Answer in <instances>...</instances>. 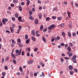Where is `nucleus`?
<instances>
[{"label": "nucleus", "mask_w": 78, "mask_h": 78, "mask_svg": "<svg viewBox=\"0 0 78 78\" xmlns=\"http://www.w3.org/2000/svg\"><path fill=\"white\" fill-rule=\"evenodd\" d=\"M16 53H18V55H21V53L22 52V49H20V50L18 49H17L16 51Z\"/></svg>", "instance_id": "3"}, {"label": "nucleus", "mask_w": 78, "mask_h": 78, "mask_svg": "<svg viewBox=\"0 0 78 78\" xmlns=\"http://www.w3.org/2000/svg\"><path fill=\"white\" fill-rule=\"evenodd\" d=\"M13 62L14 64H16V60H15L13 59Z\"/></svg>", "instance_id": "43"}, {"label": "nucleus", "mask_w": 78, "mask_h": 78, "mask_svg": "<svg viewBox=\"0 0 78 78\" xmlns=\"http://www.w3.org/2000/svg\"><path fill=\"white\" fill-rule=\"evenodd\" d=\"M60 44L61 46H64L65 45L63 43H61Z\"/></svg>", "instance_id": "54"}, {"label": "nucleus", "mask_w": 78, "mask_h": 78, "mask_svg": "<svg viewBox=\"0 0 78 78\" xmlns=\"http://www.w3.org/2000/svg\"><path fill=\"white\" fill-rule=\"evenodd\" d=\"M68 35L69 37H71V36L72 35L71 33L70 32H68Z\"/></svg>", "instance_id": "18"}, {"label": "nucleus", "mask_w": 78, "mask_h": 78, "mask_svg": "<svg viewBox=\"0 0 78 78\" xmlns=\"http://www.w3.org/2000/svg\"><path fill=\"white\" fill-rule=\"evenodd\" d=\"M27 1V6H28V5H29V4H30V2L29 0Z\"/></svg>", "instance_id": "25"}, {"label": "nucleus", "mask_w": 78, "mask_h": 78, "mask_svg": "<svg viewBox=\"0 0 78 78\" xmlns=\"http://www.w3.org/2000/svg\"><path fill=\"white\" fill-rule=\"evenodd\" d=\"M2 76H5V75H6V73L5 72H3L2 73Z\"/></svg>", "instance_id": "26"}, {"label": "nucleus", "mask_w": 78, "mask_h": 78, "mask_svg": "<svg viewBox=\"0 0 78 78\" xmlns=\"http://www.w3.org/2000/svg\"><path fill=\"white\" fill-rule=\"evenodd\" d=\"M64 23H62L61 24V27H64Z\"/></svg>", "instance_id": "56"}, {"label": "nucleus", "mask_w": 78, "mask_h": 78, "mask_svg": "<svg viewBox=\"0 0 78 78\" xmlns=\"http://www.w3.org/2000/svg\"><path fill=\"white\" fill-rule=\"evenodd\" d=\"M25 55V52L24 51H23L22 52V56H23Z\"/></svg>", "instance_id": "47"}, {"label": "nucleus", "mask_w": 78, "mask_h": 78, "mask_svg": "<svg viewBox=\"0 0 78 78\" xmlns=\"http://www.w3.org/2000/svg\"><path fill=\"white\" fill-rule=\"evenodd\" d=\"M73 73H74L73 71H70V75H73Z\"/></svg>", "instance_id": "31"}, {"label": "nucleus", "mask_w": 78, "mask_h": 78, "mask_svg": "<svg viewBox=\"0 0 78 78\" xmlns=\"http://www.w3.org/2000/svg\"><path fill=\"white\" fill-rule=\"evenodd\" d=\"M18 19L19 21V22H22V17L21 16H19L18 18Z\"/></svg>", "instance_id": "8"}, {"label": "nucleus", "mask_w": 78, "mask_h": 78, "mask_svg": "<svg viewBox=\"0 0 78 78\" xmlns=\"http://www.w3.org/2000/svg\"><path fill=\"white\" fill-rule=\"evenodd\" d=\"M12 44H13V45H15L16 44V42L14 40H12Z\"/></svg>", "instance_id": "20"}, {"label": "nucleus", "mask_w": 78, "mask_h": 78, "mask_svg": "<svg viewBox=\"0 0 78 78\" xmlns=\"http://www.w3.org/2000/svg\"><path fill=\"white\" fill-rule=\"evenodd\" d=\"M50 17H47L46 19V21H48V20H50Z\"/></svg>", "instance_id": "38"}, {"label": "nucleus", "mask_w": 78, "mask_h": 78, "mask_svg": "<svg viewBox=\"0 0 78 78\" xmlns=\"http://www.w3.org/2000/svg\"><path fill=\"white\" fill-rule=\"evenodd\" d=\"M36 34L37 35V36L38 37H39V36H40V35L38 34L39 33V32L37 31L36 32Z\"/></svg>", "instance_id": "19"}, {"label": "nucleus", "mask_w": 78, "mask_h": 78, "mask_svg": "<svg viewBox=\"0 0 78 78\" xmlns=\"http://www.w3.org/2000/svg\"><path fill=\"white\" fill-rule=\"evenodd\" d=\"M10 30H11V33H13L14 32V29H12V28L11 27H10Z\"/></svg>", "instance_id": "23"}, {"label": "nucleus", "mask_w": 78, "mask_h": 78, "mask_svg": "<svg viewBox=\"0 0 78 78\" xmlns=\"http://www.w3.org/2000/svg\"><path fill=\"white\" fill-rule=\"evenodd\" d=\"M2 22L1 21L0 22V27H2Z\"/></svg>", "instance_id": "58"}, {"label": "nucleus", "mask_w": 78, "mask_h": 78, "mask_svg": "<svg viewBox=\"0 0 78 78\" xmlns=\"http://www.w3.org/2000/svg\"><path fill=\"white\" fill-rule=\"evenodd\" d=\"M52 19H54V20L56 19V16H53L52 17Z\"/></svg>", "instance_id": "33"}, {"label": "nucleus", "mask_w": 78, "mask_h": 78, "mask_svg": "<svg viewBox=\"0 0 78 78\" xmlns=\"http://www.w3.org/2000/svg\"><path fill=\"white\" fill-rule=\"evenodd\" d=\"M38 22H39L38 20L37 19H36L35 21V24H37V23H38Z\"/></svg>", "instance_id": "15"}, {"label": "nucleus", "mask_w": 78, "mask_h": 78, "mask_svg": "<svg viewBox=\"0 0 78 78\" xmlns=\"http://www.w3.org/2000/svg\"><path fill=\"white\" fill-rule=\"evenodd\" d=\"M74 72H78V69H74Z\"/></svg>", "instance_id": "45"}, {"label": "nucleus", "mask_w": 78, "mask_h": 78, "mask_svg": "<svg viewBox=\"0 0 78 78\" xmlns=\"http://www.w3.org/2000/svg\"><path fill=\"white\" fill-rule=\"evenodd\" d=\"M69 45V46H70V47H73V44H72V43H70Z\"/></svg>", "instance_id": "32"}, {"label": "nucleus", "mask_w": 78, "mask_h": 78, "mask_svg": "<svg viewBox=\"0 0 78 78\" xmlns=\"http://www.w3.org/2000/svg\"><path fill=\"white\" fill-rule=\"evenodd\" d=\"M62 56L64 57L66 56V55H65V54H64V53H62Z\"/></svg>", "instance_id": "57"}, {"label": "nucleus", "mask_w": 78, "mask_h": 78, "mask_svg": "<svg viewBox=\"0 0 78 78\" xmlns=\"http://www.w3.org/2000/svg\"><path fill=\"white\" fill-rule=\"evenodd\" d=\"M61 19H62V18L61 17H58L57 18V19H58V20H61Z\"/></svg>", "instance_id": "44"}, {"label": "nucleus", "mask_w": 78, "mask_h": 78, "mask_svg": "<svg viewBox=\"0 0 78 78\" xmlns=\"http://www.w3.org/2000/svg\"><path fill=\"white\" fill-rule=\"evenodd\" d=\"M12 21H13V22H14V21H15V17H12Z\"/></svg>", "instance_id": "41"}, {"label": "nucleus", "mask_w": 78, "mask_h": 78, "mask_svg": "<svg viewBox=\"0 0 78 78\" xmlns=\"http://www.w3.org/2000/svg\"><path fill=\"white\" fill-rule=\"evenodd\" d=\"M42 7H40L39 8V9L40 10H41V9H42Z\"/></svg>", "instance_id": "63"}, {"label": "nucleus", "mask_w": 78, "mask_h": 78, "mask_svg": "<svg viewBox=\"0 0 78 78\" xmlns=\"http://www.w3.org/2000/svg\"><path fill=\"white\" fill-rule=\"evenodd\" d=\"M30 41V39H28L26 41V44H29Z\"/></svg>", "instance_id": "14"}, {"label": "nucleus", "mask_w": 78, "mask_h": 78, "mask_svg": "<svg viewBox=\"0 0 78 78\" xmlns=\"http://www.w3.org/2000/svg\"><path fill=\"white\" fill-rule=\"evenodd\" d=\"M18 45L20 47H23V46L22 44L20 43V44H18Z\"/></svg>", "instance_id": "22"}, {"label": "nucleus", "mask_w": 78, "mask_h": 78, "mask_svg": "<svg viewBox=\"0 0 78 78\" xmlns=\"http://www.w3.org/2000/svg\"><path fill=\"white\" fill-rule=\"evenodd\" d=\"M75 6H76V7H78V4H77V3H76L75 4Z\"/></svg>", "instance_id": "61"}, {"label": "nucleus", "mask_w": 78, "mask_h": 78, "mask_svg": "<svg viewBox=\"0 0 78 78\" xmlns=\"http://www.w3.org/2000/svg\"><path fill=\"white\" fill-rule=\"evenodd\" d=\"M11 56L14 59H15L16 58V55L14 54L13 53H11Z\"/></svg>", "instance_id": "5"}, {"label": "nucleus", "mask_w": 78, "mask_h": 78, "mask_svg": "<svg viewBox=\"0 0 78 78\" xmlns=\"http://www.w3.org/2000/svg\"><path fill=\"white\" fill-rule=\"evenodd\" d=\"M42 75L43 76V77H45V74H44V73L43 72H42Z\"/></svg>", "instance_id": "49"}, {"label": "nucleus", "mask_w": 78, "mask_h": 78, "mask_svg": "<svg viewBox=\"0 0 78 78\" xmlns=\"http://www.w3.org/2000/svg\"><path fill=\"white\" fill-rule=\"evenodd\" d=\"M27 56H30V52H28L27 54Z\"/></svg>", "instance_id": "52"}, {"label": "nucleus", "mask_w": 78, "mask_h": 78, "mask_svg": "<svg viewBox=\"0 0 78 78\" xmlns=\"http://www.w3.org/2000/svg\"><path fill=\"white\" fill-rule=\"evenodd\" d=\"M15 27V25L14 24H12V28H14Z\"/></svg>", "instance_id": "55"}, {"label": "nucleus", "mask_w": 78, "mask_h": 78, "mask_svg": "<svg viewBox=\"0 0 78 78\" xmlns=\"http://www.w3.org/2000/svg\"><path fill=\"white\" fill-rule=\"evenodd\" d=\"M17 42L19 43H20L21 42V40L20 39H17Z\"/></svg>", "instance_id": "30"}, {"label": "nucleus", "mask_w": 78, "mask_h": 78, "mask_svg": "<svg viewBox=\"0 0 78 78\" xmlns=\"http://www.w3.org/2000/svg\"><path fill=\"white\" fill-rule=\"evenodd\" d=\"M67 14L68 15V17L69 19L70 17V12H69L67 11Z\"/></svg>", "instance_id": "16"}, {"label": "nucleus", "mask_w": 78, "mask_h": 78, "mask_svg": "<svg viewBox=\"0 0 78 78\" xmlns=\"http://www.w3.org/2000/svg\"><path fill=\"white\" fill-rule=\"evenodd\" d=\"M28 35H25V39H28Z\"/></svg>", "instance_id": "35"}, {"label": "nucleus", "mask_w": 78, "mask_h": 78, "mask_svg": "<svg viewBox=\"0 0 78 78\" xmlns=\"http://www.w3.org/2000/svg\"><path fill=\"white\" fill-rule=\"evenodd\" d=\"M18 8H19V10L20 11H22V8L21 6L19 5L18 6Z\"/></svg>", "instance_id": "9"}, {"label": "nucleus", "mask_w": 78, "mask_h": 78, "mask_svg": "<svg viewBox=\"0 0 78 78\" xmlns=\"http://www.w3.org/2000/svg\"><path fill=\"white\" fill-rule=\"evenodd\" d=\"M42 39L44 42H46V39H45V38L44 37H42Z\"/></svg>", "instance_id": "27"}, {"label": "nucleus", "mask_w": 78, "mask_h": 78, "mask_svg": "<svg viewBox=\"0 0 78 78\" xmlns=\"http://www.w3.org/2000/svg\"><path fill=\"white\" fill-rule=\"evenodd\" d=\"M39 64L40 65H41L42 67H44V64L43 62H39Z\"/></svg>", "instance_id": "17"}, {"label": "nucleus", "mask_w": 78, "mask_h": 78, "mask_svg": "<svg viewBox=\"0 0 78 78\" xmlns=\"http://www.w3.org/2000/svg\"><path fill=\"white\" fill-rule=\"evenodd\" d=\"M37 50H38L37 48H36L34 49V51L36 52L37 51Z\"/></svg>", "instance_id": "34"}, {"label": "nucleus", "mask_w": 78, "mask_h": 78, "mask_svg": "<svg viewBox=\"0 0 78 78\" xmlns=\"http://www.w3.org/2000/svg\"><path fill=\"white\" fill-rule=\"evenodd\" d=\"M37 73H35L34 74V76H37Z\"/></svg>", "instance_id": "53"}, {"label": "nucleus", "mask_w": 78, "mask_h": 78, "mask_svg": "<svg viewBox=\"0 0 78 78\" xmlns=\"http://www.w3.org/2000/svg\"><path fill=\"white\" fill-rule=\"evenodd\" d=\"M8 21V19H3L2 20V23L4 25H5V24H6V22H7Z\"/></svg>", "instance_id": "4"}, {"label": "nucleus", "mask_w": 78, "mask_h": 78, "mask_svg": "<svg viewBox=\"0 0 78 78\" xmlns=\"http://www.w3.org/2000/svg\"><path fill=\"white\" fill-rule=\"evenodd\" d=\"M55 25L54 24H52V25L50 26L49 27H48V29L49 30H53V28H55Z\"/></svg>", "instance_id": "2"}, {"label": "nucleus", "mask_w": 78, "mask_h": 78, "mask_svg": "<svg viewBox=\"0 0 78 78\" xmlns=\"http://www.w3.org/2000/svg\"><path fill=\"white\" fill-rule=\"evenodd\" d=\"M10 6H11L12 7H13V6H14V5L12 4H11L10 5Z\"/></svg>", "instance_id": "59"}, {"label": "nucleus", "mask_w": 78, "mask_h": 78, "mask_svg": "<svg viewBox=\"0 0 78 78\" xmlns=\"http://www.w3.org/2000/svg\"><path fill=\"white\" fill-rule=\"evenodd\" d=\"M31 33L33 36H35V32L34 30H32V31Z\"/></svg>", "instance_id": "13"}, {"label": "nucleus", "mask_w": 78, "mask_h": 78, "mask_svg": "<svg viewBox=\"0 0 78 78\" xmlns=\"http://www.w3.org/2000/svg\"><path fill=\"white\" fill-rule=\"evenodd\" d=\"M29 19L32 20H34V18L32 17V16H30L29 17Z\"/></svg>", "instance_id": "37"}, {"label": "nucleus", "mask_w": 78, "mask_h": 78, "mask_svg": "<svg viewBox=\"0 0 78 78\" xmlns=\"http://www.w3.org/2000/svg\"><path fill=\"white\" fill-rule=\"evenodd\" d=\"M60 39V37H57L55 39V40L56 41V40H59Z\"/></svg>", "instance_id": "28"}, {"label": "nucleus", "mask_w": 78, "mask_h": 78, "mask_svg": "<svg viewBox=\"0 0 78 78\" xmlns=\"http://www.w3.org/2000/svg\"><path fill=\"white\" fill-rule=\"evenodd\" d=\"M47 31V28H45L43 30L44 32H46Z\"/></svg>", "instance_id": "46"}, {"label": "nucleus", "mask_w": 78, "mask_h": 78, "mask_svg": "<svg viewBox=\"0 0 78 78\" xmlns=\"http://www.w3.org/2000/svg\"><path fill=\"white\" fill-rule=\"evenodd\" d=\"M76 55H74L73 57L71 58V60L74 63H76Z\"/></svg>", "instance_id": "1"}, {"label": "nucleus", "mask_w": 78, "mask_h": 78, "mask_svg": "<svg viewBox=\"0 0 78 78\" xmlns=\"http://www.w3.org/2000/svg\"><path fill=\"white\" fill-rule=\"evenodd\" d=\"M21 5H25V3H24V2H22L21 3Z\"/></svg>", "instance_id": "64"}, {"label": "nucleus", "mask_w": 78, "mask_h": 78, "mask_svg": "<svg viewBox=\"0 0 78 78\" xmlns=\"http://www.w3.org/2000/svg\"><path fill=\"white\" fill-rule=\"evenodd\" d=\"M42 15L41 13H39L38 14V17L39 19H42Z\"/></svg>", "instance_id": "7"}, {"label": "nucleus", "mask_w": 78, "mask_h": 78, "mask_svg": "<svg viewBox=\"0 0 78 78\" xmlns=\"http://www.w3.org/2000/svg\"><path fill=\"white\" fill-rule=\"evenodd\" d=\"M20 30L18 29L17 32H16V33L17 34H19V33H20Z\"/></svg>", "instance_id": "40"}, {"label": "nucleus", "mask_w": 78, "mask_h": 78, "mask_svg": "<svg viewBox=\"0 0 78 78\" xmlns=\"http://www.w3.org/2000/svg\"><path fill=\"white\" fill-rule=\"evenodd\" d=\"M15 17H16V18H17L18 17H19V15L17 13H16L15 14Z\"/></svg>", "instance_id": "36"}, {"label": "nucleus", "mask_w": 78, "mask_h": 78, "mask_svg": "<svg viewBox=\"0 0 78 78\" xmlns=\"http://www.w3.org/2000/svg\"><path fill=\"white\" fill-rule=\"evenodd\" d=\"M33 62V60H30L28 62V63L29 64H32Z\"/></svg>", "instance_id": "10"}, {"label": "nucleus", "mask_w": 78, "mask_h": 78, "mask_svg": "<svg viewBox=\"0 0 78 78\" xmlns=\"http://www.w3.org/2000/svg\"><path fill=\"white\" fill-rule=\"evenodd\" d=\"M43 28H44V26L43 25H42L40 27V30L42 31V30H43Z\"/></svg>", "instance_id": "24"}, {"label": "nucleus", "mask_w": 78, "mask_h": 78, "mask_svg": "<svg viewBox=\"0 0 78 78\" xmlns=\"http://www.w3.org/2000/svg\"><path fill=\"white\" fill-rule=\"evenodd\" d=\"M19 29L18 30H20L21 29H22V27L21 26H20L18 27Z\"/></svg>", "instance_id": "50"}, {"label": "nucleus", "mask_w": 78, "mask_h": 78, "mask_svg": "<svg viewBox=\"0 0 78 78\" xmlns=\"http://www.w3.org/2000/svg\"><path fill=\"white\" fill-rule=\"evenodd\" d=\"M72 55H73V54H72V53H69V57H70L72 56Z\"/></svg>", "instance_id": "42"}, {"label": "nucleus", "mask_w": 78, "mask_h": 78, "mask_svg": "<svg viewBox=\"0 0 78 78\" xmlns=\"http://www.w3.org/2000/svg\"><path fill=\"white\" fill-rule=\"evenodd\" d=\"M73 36H74V37L75 36H76V33H73Z\"/></svg>", "instance_id": "51"}, {"label": "nucleus", "mask_w": 78, "mask_h": 78, "mask_svg": "<svg viewBox=\"0 0 78 78\" xmlns=\"http://www.w3.org/2000/svg\"><path fill=\"white\" fill-rule=\"evenodd\" d=\"M4 68L5 70H8V66H5Z\"/></svg>", "instance_id": "48"}, {"label": "nucleus", "mask_w": 78, "mask_h": 78, "mask_svg": "<svg viewBox=\"0 0 78 78\" xmlns=\"http://www.w3.org/2000/svg\"><path fill=\"white\" fill-rule=\"evenodd\" d=\"M65 59H66L68 60V59H69V58L66 57H65Z\"/></svg>", "instance_id": "62"}, {"label": "nucleus", "mask_w": 78, "mask_h": 78, "mask_svg": "<svg viewBox=\"0 0 78 78\" xmlns=\"http://www.w3.org/2000/svg\"><path fill=\"white\" fill-rule=\"evenodd\" d=\"M67 50L69 51H71V50H72V49H71V48L70 46H68L67 48Z\"/></svg>", "instance_id": "12"}, {"label": "nucleus", "mask_w": 78, "mask_h": 78, "mask_svg": "<svg viewBox=\"0 0 78 78\" xmlns=\"http://www.w3.org/2000/svg\"><path fill=\"white\" fill-rule=\"evenodd\" d=\"M29 13L30 15H32V14H33V12L31 11H29Z\"/></svg>", "instance_id": "39"}, {"label": "nucleus", "mask_w": 78, "mask_h": 78, "mask_svg": "<svg viewBox=\"0 0 78 78\" xmlns=\"http://www.w3.org/2000/svg\"><path fill=\"white\" fill-rule=\"evenodd\" d=\"M32 39L34 41H36V39H35V38L34 37H32Z\"/></svg>", "instance_id": "29"}, {"label": "nucleus", "mask_w": 78, "mask_h": 78, "mask_svg": "<svg viewBox=\"0 0 78 78\" xmlns=\"http://www.w3.org/2000/svg\"><path fill=\"white\" fill-rule=\"evenodd\" d=\"M19 70L21 72H23V69H22V68L21 67H19Z\"/></svg>", "instance_id": "21"}, {"label": "nucleus", "mask_w": 78, "mask_h": 78, "mask_svg": "<svg viewBox=\"0 0 78 78\" xmlns=\"http://www.w3.org/2000/svg\"><path fill=\"white\" fill-rule=\"evenodd\" d=\"M73 67L72 65H69L68 66L69 69L70 70H72L73 69Z\"/></svg>", "instance_id": "6"}, {"label": "nucleus", "mask_w": 78, "mask_h": 78, "mask_svg": "<svg viewBox=\"0 0 78 78\" xmlns=\"http://www.w3.org/2000/svg\"><path fill=\"white\" fill-rule=\"evenodd\" d=\"M62 36H63L64 37H65V36H66V33H65V32H62Z\"/></svg>", "instance_id": "11"}, {"label": "nucleus", "mask_w": 78, "mask_h": 78, "mask_svg": "<svg viewBox=\"0 0 78 78\" xmlns=\"http://www.w3.org/2000/svg\"><path fill=\"white\" fill-rule=\"evenodd\" d=\"M60 60L61 61H64V59L62 58H60Z\"/></svg>", "instance_id": "60"}]
</instances>
